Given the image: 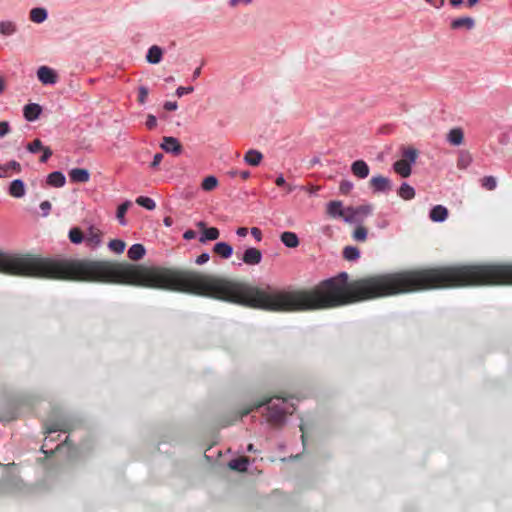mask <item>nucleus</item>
I'll list each match as a JSON object with an SVG mask.
<instances>
[{
	"label": "nucleus",
	"mask_w": 512,
	"mask_h": 512,
	"mask_svg": "<svg viewBox=\"0 0 512 512\" xmlns=\"http://www.w3.org/2000/svg\"><path fill=\"white\" fill-rule=\"evenodd\" d=\"M145 248L142 244H133L128 250V257L133 261L140 260L145 255Z\"/></svg>",
	"instance_id": "5701e85b"
},
{
	"label": "nucleus",
	"mask_w": 512,
	"mask_h": 512,
	"mask_svg": "<svg viewBox=\"0 0 512 512\" xmlns=\"http://www.w3.org/2000/svg\"><path fill=\"white\" fill-rule=\"evenodd\" d=\"M42 112V108L39 104L31 103L24 106L23 113L24 117L28 121L36 120Z\"/></svg>",
	"instance_id": "9b49d317"
},
{
	"label": "nucleus",
	"mask_w": 512,
	"mask_h": 512,
	"mask_svg": "<svg viewBox=\"0 0 512 512\" xmlns=\"http://www.w3.org/2000/svg\"><path fill=\"white\" fill-rule=\"evenodd\" d=\"M209 259H210V256H209V254H208V253H202V254H200V255L197 257V259H196V261H195V262H196V264H198V265H202V264H204V263L208 262V260H209Z\"/></svg>",
	"instance_id": "5fc2aeb1"
},
{
	"label": "nucleus",
	"mask_w": 512,
	"mask_h": 512,
	"mask_svg": "<svg viewBox=\"0 0 512 512\" xmlns=\"http://www.w3.org/2000/svg\"><path fill=\"white\" fill-rule=\"evenodd\" d=\"M9 194L15 198H21L25 195V185L20 179L13 180L9 187Z\"/></svg>",
	"instance_id": "2eb2a0df"
},
{
	"label": "nucleus",
	"mask_w": 512,
	"mask_h": 512,
	"mask_svg": "<svg viewBox=\"0 0 512 512\" xmlns=\"http://www.w3.org/2000/svg\"><path fill=\"white\" fill-rule=\"evenodd\" d=\"M40 208L43 211V215L47 216L51 210V203L49 201H43L40 204Z\"/></svg>",
	"instance_id": "603ef678"
},
{
	"label": "nucleus",
	"mask_w": 512,
	"mask_h": 512,
	"mask_svg": "<svg viewBox=\"0 0 512 512\" xmlns=\"http://www.w3.org/2000/svg\"><path fill=\"white\" fill-rule=\"evenodd\" d=\"M200 74H201V68H200V67H198V68H196V69L194 70V72H193V78H194V79H196L197 77H199V76H200Z\"/></svg>",
	"instance_id": "e2e57ef3"
},
{
	"label": "nucleus",
	"mask_w": 512,
	"mask_h": 512,
	"mask_svg": "<svg viewBox=\"0 0 512 512\" xmlns=\"http://www.w3.org/2000/svg\"><path fill=\"white\" fill-rule=\"evenodd\" d=\"M69 239L74 244H80L84 239L83 232L80 228L74 227L69 231Z\"/></svg>",
	"instance_id": "2f4dec72"
},
{
	"label": "nucleus",
	"mask_w": 512,
	"mask_h": 512,
	"mask_svg": "<svg viewBox=\"0 0 512 512\" xmlns=\"http://www.w3.org/2000/svg\"><path fill=\"white\" fill-rule=\"evenodd\" d=\"M160 146L165 152L171 153L173 155H179L183 150L179 140L171 136L163 137V141Z\"/></svg>",
	"instance_id": "20e7f679"
},
{
	"label": "nucleus",
	"mask_w": 512,
	"mask_h": 512,
	"mask_svg": "<svg viewBox=\"0 0 512 512\" xmlns=\"http://www.w3.org/2000/svg\"><path fill=\"white\" fill-rule=\"evenodd\" d=\"M16 32V25L12 21L0 22V33L4 36L12 35Z\"/></svg>",
	"instance_id": "c756f323"
},
{
	"label": "nucleus",
	"mask_w": 512,
	"mask_h": 512,
	"mask_svg": "<svg viewBox=\"0 0 512 512\" xmlns=\"http://www.w3.org/2000/svg\"><path fill=\"white\" fill-rule=\"evenodd\" d=\"M136 203L138 205L146 208L147 210H154L156 207L154 200L149 197H145V196H139L136 199Z\"/></svg>",
	"instance_id": "f704fd0d"
},
{
	"label": "nucleus",
	"mask_w": 512,
	"mask_h": 512,
	"mask_svg": "<svg viewBox=\"0 0 512 512\" xmlns=\"http://www.w3.org/2000/svg\"><path fill=\"white\" fill-rule=\"evenodd\" d=\"M146 127L149 129V130H152L154 129L156 126H157V119L154 115L152 114H149L147 116V120H146Z\"/></svg>",
	"instance_id": "09e8293b"
},
{
	"label": "nucleus",
	"mask_w": 512,
	"mask_h": 512,
	"mask_svg": "<svg viewBox=\"0 0 512 512\" xmlns=\"http://www.w3.org/2000/svg\"><path fill=\"white\" fill-rule=\"evenodd\" d=\"M108 247L111 251L120 254L125 250L126 244L122 240L114 239L109 242Z\"/></svg>",
	"instance_id": "72a5a7b5"
},
{
	"label": "nucleus",
	"mask_w": 512,
	"mask_h": 512,
	"mask_svg": "<svg viewBox=\"0 0 512 512\" xmlns=\"http://www.w3.org/2000/svg\"><path fill=\"white\" fill-rule=\"evenodd\" d=\"M247 450H248L249 452H254V451H255V449H254V445H253V444H249V445H248V447H247Z\"/></svg>",
	"instance_id": "774afa93"
},
{
	"label": "nucleus",
	"mask_w": 512,
	"mask_h": 512,
	"mask_svg": "<svg viewBox=\"0 0 512 512\" xmlns=\"http://www.w3.org/2000/svg\"><path fill=\"white\" fill-rule=\"evenodd\" d=\"M41 151H42V155H41L39 161L41 163H46L48 161V159L52 156L53 152L49 147H45V146L43 147V149Z\"/></svg>",
	"instance_id": "c03bdc74"
},
{
	"label": "nucleus",
	"mask_w": 512,
	"mask_h": 512,
	"mask_svg": "<svg viewBox=\"0 0 512 512\" xmlns=\"http://www.w3.org/2000/svg\"><path fill=\"white\" fill-rule=\"evenodd\" d=\"M282 243L289 248H296L299 245V239L296 233L286 231L280 236Z\"/></svg>",
	"instance_id": "a211bd4d"
},
{
	"label": "nucleus",
	"mask_w": 512,
	"mask_h": 512,
	"mask_svg": "<svg viewBox=\"0 0 512 512\" xmlns=\"http://www.w3.org/2000/svg\"><path fill=\"white\" fill-rule=\"evenodd\" d=\"M162 55V49L157 45H153L148 50L146 60L151 64H158L162 59Z\"/></svg>",
	"instance_id": "6ab92c4d"
},
{
	"label": "nucleus",
	"mask_w": 512,
	"mask_h": 512,
	"mask_svg": "<svg viewBox=\"0 0 512 512\" xmlns=\"http://www.w3.org/2000/svg\"><path fill=\"white\" fill-rule=\"evenodd\" d=\"M472 161V157L469 152L467 151H461L458 156L457 160V167L460 169L467 168Z\"/></svg>",
	"instance_id": "c85d7f7f"
},
{
	"label": "nucleus",
	"mask_w": 512,
	"mask_h": 512,
	"mask_svg": "<svg viewBox=\"0 0 512 512\" xmlns=\"http://www.w3.org/2000/svg\"><path fill=\"white\" fill-rule=\"evenodd\" d=\"M213 252L223 259H228L233 253V248L226 242H218L214 245Z\"/></svg>",
	"instance_id": "ddd939ff"
},
{
	"label": "nucleus",
	"mask_w": 512,
	"mask_h": 512,
	"mask_svg": "<svg viewBox=\"0 0 512 512\" xmlns=\"http://www.w3.org/2000/svg\"><path fill=\"white\" fill-rule=\"evenodd\" d=\"M138 101L143 104L145 103L147 97H148V89L144 86H141L138 91Z\"/></svg>",
	"instance_id": "de8ad7c7"
},
{
	"label": "nucleus",
	"mask_w": 512,
	"mask_h": 512,
	"mask_svg": "<svg viewBox=\"0 0 512 512\" xmlns=\"http://www.w3.org/2000/svg\"><path fill=\"white\" fill-rule=\"evenodd\" d=\"M344 215L341 216L346 222H354L357 220V214L354 207H347L344 210Z\"/></svg>",
	"instance_id": "a19ab883"
},
{
	"label": "nucleus",
	"mask_w": 512,
	"mask_h": 512,
	"mask_svg": "<svg viewBox=\"0 0 512 512\" xmlns=\"http://www.w3.org/2000/svg\"><path fill=\"white\" fill-rule=\"evenodd\" d=\"M10 132V126L7 121L0 122V137H4Z\"/></svg>",
	"instance_id": "8fccbe9b"
},
{
	"label": "nucleus",
	"mask_w": 512,
	"mask_h": 512,
	"mask_svg": "<svg viewBox=\"0 0 512 512\" xmlns=\"http://www.w3.org/2000/svg\"><path fill=\"white\" fill-rule=\"evenodd\" d=\"M69 177L72 182L86 183L90 179V174L87 169L74 168L69 172Z\"/></svg>",
	"instance_id": "9d476101"
},
{
	"label": "nucleus",
	"mask_w": 512,
	"mask_h": 512,
	"mask_svg": "<svg viewBox=\"0 0 512 512\" xmlns=\"http://www.w3.org/2000/svg\"><path fill=\"white\" fill-rule=\"evenodd\" d=\"M164 224H165L166 226H171V225H172V219H171L170 217H166V218L164 219Z\"/></svg>",
	"instance_id": "69168bd1"
},
{
	"label": "nucleus",
	"mask_w": 512,
	"mask_h": 512,
	"mask_svg": "<svg viewBox=\"0 0 512 512\" xmlns=\"http://www.w3.org/2000/svg\"><path fill=\"white\" fill-rule=\"evenodd\" d=\"M428 3H430L431 5H433L435 8H440L443 3H444V0H426Z\"/></svg>",
	"instance_id": "052dcab7"
},
{
	"label": "nucleus",
	"mask_w": 512,
	"mask_h": 512,
	"mask_svg": "<svg viewBox=\"0 0 512 512\" xmlns=\"http://www.w3.org/2000/svg\"><path fill=\"white\" fill-rule=\"evenodd\" d=\"M355 212L358 216H367L372 212V207L370 205H362L355 208Z\"/></svg>",
	"instance_id": "37998d69"
},
{
	"label": "nucleus",
	"mask_w": 512,
	"mask_h": 512,
	"mask_svg": "<svg viewBox=\"0 0 512 512\" xmlns=\"http://www.w3.org/2000/svg\"><path fill=\"white\" fill-rule=\"evenodd\" d=\"M250 232L256 241L260 242L262 240V231L259 228L252 227Z\"/></svg>",
	"instance_id": "864d4df0"
},
{
	"label": "nucleus",
	"mask_w": 512,
	"mask_h": 512,
	"mask_svg": "<svg viewBox=\"0 0 512 512\" xmlns=\"http://www.w3.org/2000/svg\"><path fill=\"white\" fill-rule=\"evenodd\" d=\"M448 217V210L442 205L434 206L430 211V218L434 222H442Z\"/></svg>",
	"instance_id": "dca6fc26"
},
{
	"label": "nucleus",
	"mask_w": 512,
	"mask_h": 512,
	"mask_svg": "<svg viewBox=\"0 0 512 512\" xmlns=\"http://www.w3.org/2000/svg\"><path fill=\"white\" fill-rule=\"evenodd\" d=\"M196 226L201 230V236L199 238L201 243L216 240L220 236V232L216 227L207 228L206 224L202 221L198 222Z\"/></svg>",
	"instance_id": "39448f33"
},
{
	"label": "nucleus",
	"mask_w": 512,
	"mask_h": 512,
	"mask_svg": "<svg viewBox=\"0 0 512 512\" xmlns=\"http://www.w3.org/2000/svg\"><path fill=\"white\" fill-rule=\"evenodd\" d=\"M481 186L486 190H494L497 187V180L494 176H485L481 179Z\"/></svg>",
	"instance_id": "e433bc0d"
},
{
	"label": "nucleus",
	"mask_w": 512,
	"mask_h": 512,
	"mask_svg": "<svg viewBox=\"0 0 512 512\" xmlns=\"http://www.w3.org/2000/svg\"><path fill=\"white\" fill-rule=\"evenodd\" d=\"M194 90V88L192 86H189V87H183V86H180L176 89V92L175 94L178 96V97H182L186 94H190L192 93Z\"/></svg>",
	"instance_id": "49530a36"
},
{
	"label": "nucleus",
	"mask_w": 512,
	"mask_h": 512,
	"mask_svg": "<svg viewBox=\"0 0 512 512\" xmlns=\"http://www.w3.org/2000/svg\"><path fill=\"white\" fill-rule=\"evenodd\" d=\"M43 143L40 139H35L32 142L28 143L26 149L30 153H37L43 149Z\"/></svg>",
	"instance_id": "ea45409f"
},
{
	"label": "nucleus",
	"mask_w": 512,
	"mask_h": 512,
	"mask_svg": "<svg viewBox=\"0 0 512 512\" xmlns=\"http://www.w3.org/2000/svg\"><path fill=\"white\" fill-rule=\"evenodd\" d=\"M251 2H252V0H230L229 4L232 7H236V6L240 5V4H246L247 5V4L251 3Z\"/></svg>",
	"instance_id": "bf43d9fd"
},
{
	"label": "nucleus",
	"mask_w": 512,
	"mask_h": 512,
	"mask_svg": "<svg viewBox=\"0 0 512 512\" xmlns=\"http://www.w3.org/2000/svg\"><path fill=\"white\" fill-rule=\"evenodd\" d=\"M398 195L404 200H411L415 197V190L408 183H403L398 190Z\"/></svg>",
	"instance_id": "a878e982"
},
{
	"label": "nucleus",
	"mask_w": 512,
	"mask_h": 512,
	"mask_svg": "<svg viewBox=\"0 0 512 512\" xmlns=\"http://www.w3.org/2000/svg\"><path fill=\"white\" fill-rule=\"evenodd\" d=\"M263 159V155L260 151L250 149L246 152L244 160L251 166H258Z\"/></svg>",
	"instance_id": "aec40b11"
},
{
	"label": "nucleus",
	"mask_w": 512,
	"mask_h": 512,
	"mask_svg": "<svg viewBox=\"0 0 512 512\" xmlns=\"http://www.w3.org/2000/svg\"><path fill=\"white\" fill-rule=\"evenodd\" d=\"M275 183L279 187L286 186L289 193L293 191V187L286 184V181L282 175L276 178Z\"/></svg>",
	"instance_id": "3c124183"
},
{
	"label": "nucleus",
	"mask_w": 512,
	"mask_h": 512,
	"mask_svg": "<svg viewBox=\"0 0 512 512\" xmlns=\"http://www.w3.org/2000/svg\"><path fill=\"white\" fill-rule=\"evenodd\" d=\"M177 107H178V105L176 102L167 101L164 104V109H166L168 111H174L177 109Z\"/></svg>",
	"instance_id": "13d9d810"
},
{
	"label": "nucleus",
	"mask_w": 512,
	"mask_h": 512,
	"mask_svg": "<svg viewBox=\"0 0 512 512\" xmlns=\"http://www.w3.org/2000/svg\"><path fill=\"white\" fill-rule=\"evenodd\" d=\"M66 179L62 172L55 171L48 175L47 184L53 187H63L65 185Z\"/></svg>",
	"instance_id": "412c9836"
},
{
	"label": "nucleus",
	"mask_w": 512,
	"mask_h": 512,
	"mask_svg": "<svg viewBox=\"0 0 512 512\" xmlns=\"http://www.w3.org/2000/svg\"><path fill=\"white\" fill-rule=\"evenodd\" d=\"M447 141L453 146H459L464 141V132L460 127L451 129L447 134Z\"/></svg>",
	"instance_id": "f8f14e48"
},
{
	"label": "nucleus",
	"mask_w": 512,
	"mask_h": 512,
	"mask_svg": "<svg viewBox=\"0 0 512 512\" xmlns=\"http://www.w3.org/2000/svg\"><path fill=\"white\" fill-rule=\"evenodd\" d=\"M2 168L5 171V177L10 176V171H14L16 173H19L21 171V165L19 162L12 160L8 162L7 164L2 165Z\"/></svg>",
	"instance_id": "c9c22d12"
},
{
	"label": "nucleus",
	"mask_w": 512,
	"mask_h": 512,
	"mask_svg": "<svg viewBox=\"0 0 512 512\" xmlns=\"http://www.w3.org/2000/svg\"><path fill=\"white\" fill-rule=\"evenodd\" d=\"M70 430L69 424L65 421H58L46 427V434H51L57 431L68 432Z\"/></svg>",
	"instance_id": "cd10ccee"
},
{
	"label": "nucleus",
	"mask_w": 512,
	"mask_h": 512,
	"mask_svg": "<svg viewBox=\"0 0 512 512\" xmlns=\"http://www.w3.org/2000/svg\"><path fill=\"white\" fill-rule=\"evenodd\" d=\"M351 171L354 176L364 179L369 175L370 169L364 160H356L351 165Z\"/></svg>",
	"instance_id": "6e6552de"
},
{
	"label": "nucleus",
	"mask_w": 512,
	"mask_h": 512,
	"mask_svg": "<svg viewBox=\"0 0 512 512\" xmlns=\"http://www.w3.org/2000/svg\"><path fill=\"white\" fill-rule=\"evenodd\" d=\"M479 0H468V6L472 7L474 6Z\"/></svg>",
	"instance_id": "338daca9"
},
{
	"label": "nucleus",
	"mask_w": 512,
	"mask_h": 512,
	"mask_svg": "<svg viewBox=\"0 0 512 512\" xmlns=\"http://www.w3.org/2000/svg\"><path fill=\"white\" fill-rule=\"evenodd\" d=\"M463 0H450L452 6H458L462 4Z\"/></svg>",
	"instance_id": "0e129e2a"
},
{
	"label": "nucleus",
	"mask_w": 512,
	"mask_h": 512,
	"mask_svg": "<svg viewBox=\"0 0 512 512\" xmlns=\"http://www.w3.org/2000/svg\"><path fill=\"white\" fill-rule=\"evenodd\" d=\"M343 256L348 261H354L359 258L360 252L358 248L354 246H347L343 250Z\"/></svg>",
	"instance_id": "7c9ffc66"
},
{
	"label": "nucleus",
	"mask_w": 512,
	"mask_h": 512,
	"mask_svg": "<svg viewBox=\"0 0 512 512\" xmlns=\"http://www.w3.org/2000/svg\"><path fill=\"white\" fill-rule=\"evenodd\" d=\"M353 189V183L349 180H342L340 182V185H339V191L344 194V195H347L351 192V190Z\"/></svg>",
	"instance_id": "79ce46f5"
},
{
	"label": "nucleus",
	"mask_w": 512,
	"mask_h": 512,
	"mask_svg": "<svg viewBox=\"0 0 512 512\" xmlns=\"http://www.w3.org/2000/svg\"><path fill=\"white\" fill-rule=\"evenodd\" d=\"M162 159H163V154L156 153L154 155L153 161L151 162V167L156 168L161 163Z\"/></svg>",
	"instance_id": "6e6d98bb"
},
{
	"label": "nucleus",
	"mask_w": 512,
	"mask_h": 512,
	"mask_svg": "<svg viewBox=\"0 0 512 512\" xmlns=\"http://www.w3.org/2000/svg\"><path fill=\"white\" fill-rule=\"evenodd\" d=\"M345 208L341 201H330L327 204V213L333 218H341L344 215Z\"/></svg>",
	"instance_id": "f3484780"
},
{
	"label": "nucleus",
	"mask_w": 512,
	"mask_h": 512,
	"mask_svg": "<svg viewBox=\"0 0 512 512\" xmlns=\"http://www.w3.org/2000/svg\"><path fill=\"white\" fill-rule=\"evenodd\" d=\"M217 185H218V180L216 177L207 176L206 178H204V180L201 184V187L205 191H212L213 189H215L217 187Z\"/></svg>",
	"instance_id": "473e14b6"
},
{
	"label": "nucleus",
	"mask_w": 512,
	"mask_h": 512,
	"mask_svg": "<svg viewBox=\"0 0 512 512\" xmlns=\"http://www.w3.org/2000/svg\"><path fill=\"white\" fill-rule=\"evenodd\" d=\"M102 232L93 226L88 230L86 241L88 245L98 246L101 243Z\"/></svg>",
	"instance_id": "4be33fe9"
},
{
	"label": "nucleus",
	"mask_w": 512,
	"mask_h": 512,
	"mask_svg": "<svg viewBox=\"0 0 512 512\" xmlns=\"http://www.w3.org/2000/svg\"><path fill=\"white\" fill-rule=\"evenodd\" d=\"M393 169L397 174H399L403 178L409 177L412 172L411 165L402 158L400 160H397L393 164Z\"/></svg>",
	"instance_id": "4468645a"
},
{
	"label": "nucleus",
	"mask_w": 512,
	"mask_h": 512,
	"mask_svg": "<svg viewBox=\"0 0 512 512\" xmlns=\"http://www.w3.org/2000/svg\"><path fill=\"white\" fill-rule=\"evenodd\" d=\"M474 26H475V21L471 17L457 18V19H454L450 24V27L453 30H458V29L471 30L474 28Z\"/></svg>",
	"instance_id": "1a4fd4ad"
},
{
	"label": "nucleus",
	"mask_w": 512,
	"mask_h": 512,
	"mask_svg": "<svg viewBox=\"0 0 512 512\" xmlns=\"http://www.w3.org/2000/svg\"><path fill=\"white\" fill-rule=\"evenodd\" d=\"M29 18L34 23H42L47 19V11L44 8H33L30 11Z\"/></svg>",
	"instance_id": "b1692460"
},
{
	"label": "nucleus",
	"mask_w": 512,
	"mask_h": 512,
	"mask_svg": "<svg viewBox=\"0 0 512 512\" xmlns=\"http://www.w3.org/2000/svg\"><path fill=\"white\" fill-rule=\"evenodd\" d=\"M248 459L246 457H240L237 459H233L229 462V467L232 470L244 472L247 470Z\"/></svg>",
	"instance_id": "bb28decb"
},
{
	"label": "nucleus",
	"mask_w": 512,
	"mask_h": 512,
	"mask_svg": "<svg viewBox=\"0 0 512 512\" xmlns=\"http://www.w3.org/2000/svg\"><path fill=\"white\" fill-rule=\"evenodd\" d=\"M0 274L115 283L187 294V269L90 259H59L0 249Z\"/></svg>",
	"instance_id": "f257e3e1"
},
{
	"label": "nucleus",
	"mask_w": 512,
	"mask_h": 512,
	"mask_svg": "<svg viewBox=\"0 0 512 512\" xmlns=\"http://www.w3.org/2000/svg\"><path fill=\"white\" fill-rule=\"evenodd\" d=\"M369 186L374 193H387L392 190L390 179L381 175L372 177Z\"/></svg>",
	"instance_id": "7ed1b4c3"
},
{
	"label": "nucleus",
	"mask_w": 512,
	"mask_h": 512,
	"mask_svg": "<svg viewBox=\"0 0 512 512\" xmlns=\"http://www.w3.org/2000/svg\"><path fill=\"white\" fill-rule=\"evenodd\" d=\"M265 405H267V413L265 415L267 422L276 427L282 426L286 414L290 413V411L288 409V405L286 404V399L284 397L279 396L263 397L261 400L255 402L253 405H250L238 411L235 414L234 419L230 422L225 423L223 426H228L232 424L234 421H237L243 418L244 416L248 415L253 410Z\"/></svg>",
	"instance_id": "f03ea898"
},
{
	"label": "nucleus",
	"mask_w": 512,
	"mask_h": 512,
	"mask_svg": "<svg viewBox=\"0 0 512 512\" xmlns=\"http://www.w3.org/2000/svg\"><path fill=\"white\" fill-rule=\"evenodd\" d=\"M242 261L247 265H258L262 261V252L258 248L250 247L244 251Z\"/></svg>",
	"instance_id": "423d86ee"
},
{
	"label": "nucleus",
	"mask_w": 512,
	"mask_h": 512,
	"mask_svg": "<svg viewBox=\"0 0 512 512\" xmlns=\"http://www.w3.org/2000/svg\"><path fill=\"white\" fill-rule=\"evenodd\" d=\"M353 238L356 241L364 242L367 238V229L363 226H358L353 232Z\"/></svg>",
	"instance_id": "58836bf2"
},
{
	"label": "nucleus",
	"mask_w": 512,
	"mask_h": 512,
	"mask_svg": "<svg viewBox=\"0 0 512 512\" xmlns=\"http://www.w3.org/2000/svg\"><path fill=\"white\" fill-rule=\"evenodd\" d=\"M248 233V229L246 227H240L236 230V234L240 237H245Z\"/></svg>",
	"instance_id": "680f3d73"
},
{
	"label": "nucleus",
	"mask_w": 512,
	"mask_h": 512,
	"mask_svg": "<svg viewBox=\"0 0 512 512\" xmlns=\"http://www.w3.org/2000/svg\"><path fill=\"white\" fill-rule=\"evenodd\" d=\"M228 174L231 176V177H237V176H240L242 179L246 180L249 178L250 176V172L249 171H241L239 172L238 170L236 169H233L231 171L228 172Z\"/></svg>",
	"instance_id": "a18cd8bd"
},
{
	"label": "nucleus",
	"mask_w": 512,
	"mask_h": 512,
	"mask_svg": "<svg viewBox=\"0 0 512 512\" xmlns=\"http://www.w3.org/2000/svg\"><path fill=\"white\" fill-rule=\"evenodd\" d=\"M37 77L40 82L43 84H55L57 82V74L56 72L47 67V66H41L37 70Z\"/></svg>",
	"instance_id": "0eeeda50"
},
{
	"label": "nucleus",
	"mask_w": 512,
	"mask_h": 512,
	"mask_svg": "<svg viewBox=\"0 0 512 512\" xmlns=\"http://www.w3.org/2000/svg\"><path fill=\"white\" fill-rule=\"evenodd\" d=\"M130 205H131V202L126 201V202L122 203L117 209L116 216L121 224H125L124 216H125L127 210L129 209Z\"/></svg>",
	"instance_id": "4c0bfd02"
},
{
	"label": "nucleus",
	"mask_w": 512,
	"mask_h": 512,
	"mask_svg": "<svg viewBox=\"0 0 512 512\" xmlns=\"http://www.w3.org/2000/svg\"><path fill=\"white\" fill-rule=\"evenodd\" d=\"M418 157V150L413 147H403L402 148V159L406 160L410 165L416 162Z\"/></svg>",
	"instance_id": "393cba45"
},
{
	"label": "nucleus",
	"mask_w": 512,
	"mask_h": 512,
	"mask_svg": "<svg viewBox=\"0 0 512 512\" xmlns=\"http://www.w3.org/2000/svg\"><path fill=\"white\" fill-rule=\"evenodd\" d=\"M196 235H197V233L194 230L189 229L184 232L183 238L186 240H191V239H194L196 237Z\"/></svg>",
	"instance_id": "4d7b16f0"
}]
</instances>
